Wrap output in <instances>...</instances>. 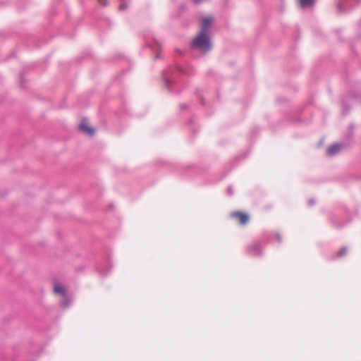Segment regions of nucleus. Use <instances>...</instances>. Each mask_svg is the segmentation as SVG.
I'll return each instance as SVG.
<instances>
[{
  "label": "nucleus",
  "instance_id": "1",
  "mask_svg": "<svg viewBox=\"0 0 361 361\" xmlns=\"http://www.w3.org/2000/svg\"><path fill=\"white\" fill-rule=\"evenodd\" d=\"M192 71L193 70L190 67L183 68L179 65H176L173 67H169L162 73V79L165 87L169 92L175 93L176 90L174 89V86L176 85L178 76L180 74L190 75Z\"/></svg>",
  "mask_w": 361,
  "mask_h": 361
},
{
  "label": "nucleus",
  "instance_id": "2",
  "mask_svg": "<svg viewBox=\"0 0 361 361\" xmlns=\"http://www.w3.org/2000/svg\"><path fill=\"white\" fill-rule=\"evenodd\" d=\"M271 237V233H266L262 239L247 246V253L252 257H261L262 255V250L269 242Z\"/></svg>",
  "mask_w": 361,
  "mask_h": 361
},
{
  "label": "nucleus",
  "instance_id": "3",
  "mask_svg": "<svg viewBox=\"0 0 361 361\" xmlns=\"http://www.w3.org/2000/svg\"><path fill=\"white\" fill-rule=\"evenodd\" d=\"M192 47L198 49L203 53L209 51L212 45L209 35L199 33V35L193 39Z\"/></svg>",
  "mask_w": 361,
  "mask_h": 361
},
{
  "label": "nucleus",
  "instance_id": "4",
  "mask_svg": "<svg viewBox=\"0 0 361 361\" xmlns=\"http://www.w3.org/2000/svg\"><path fill=\"white\" fill-rule=\"evenodd\" d=\"M54 291L55 293H58L62 297L59 301L60 307L62 309L68 308L71 304L72 298L66 294L65 288L59 284H55Z\"/></svg>",
  "mask_w": 361,
  "mask_h": 361
},
{
  "label": "nucleus",
  "instance_id": "5",
  "mask_svg": "<svg viewBox=\"0 0 361 361\" xmlns=\"http://www.w3.org/2000/svg\"><path fill=\"white\" fill-rule=\"evenodd\" d=\"M347 146L345 143H335L328 147L326 150V154L329 157L334 156L338 154L342 148Z\"/></svg>",
  "mask_w": 361,
  "mask_h": 361
},
{
  "label": "nucleus",
  "instance_id": "6",
  "mask_svg": "<svg viewBox=\"0 0 361 361\" xmlns=\"http://www.w3.org/2000/svg\"><path fill=\"white\" fill-rule=\"evenodd\" d=\"M212 23V18L211 17L204 18L202 21L201 31L200 33L209 35Z\"/></svg>",
  "mask_w": 361,
  "mask_h": 361
},
{
  "label": "nucleus",
  "instance_id": "7",
  "mask_svg": "<svg viewBox=\"0 0 361 361\" xmlns=\"http://www.w3.org/2000/svg\"><path fill=\"white\" fill-rule=\"evenodd\" d=\"M231 216L233 219H238L243 225L247 224L249 220V216L247 214L240 212H233L231 214Z\"/></svg>",
  "mask_w": 361,
  "mask_h": 361
},
{
  "label": "nucleus",
  "instance_id": "8",
  "mask_svg": "<svg viewBox=\"0 0 361 361\" xmlns=\"http://www.w3.org/2000/svg\"><path fill=\"white\" fill-rule=\"evenodd\" d=\"M85 121H82L80 124V129L88 134L90 136H92L94 134V129L92 127L87 126V124L85 122Z\"/></svg>",
  "mask_w": 361,
  "mask_h": 361
},
{
  "label": "nucleus",
  "instance_id": "9",
  "mask_svg": "<svg viewBox=\"0 0 361 361\" xmlns=\"http://www.w3.org/2000/svg\"><path fill=\"white\" fill-rule=\"evenodd\" d=\"M301 8H310L314 6V0H299Z\"/></svg>",
  "mask_w": 361,
  "mask_h": 361
},
{
  "label": "nucleus",
  "instance_id": "10",
  "mask_svg": "<svg viewBox=\"0 0 361 361\" xmlns=\"http://www.w3.org/2000/svg\"><path fill=\"white\" fill-rule=\"evenodd\" d=\"M347 253V247H343L340 251H338L334 258H340L343 257Z\"/></svg>",
  "mask_w": 361,
  "mask_h": 361
},
{
  "label": "nucleus",
  "instance_id": "11",
  "mask_svg": "<svg viewBox=\"0 0 361 361\" xmlns=\"http://www.w3.org/2000/svg\"><path fill=\"white\" fill-rule=\"evenodd\" d=\"M342 106H343V114L346 115L348 114V111H350V107L348 106V104L345 103V100L342 99Z\"/></svg>",
  "mask_w": 361,
  "mask_h": 361
},
{
  "label": "nucleus",
  "instance_id": "12",
  "mask_svg": "<svg viewBox=\"0 0 361 361\" xmlns=\"http://www.w3.org/2000/svg\"><path fill=\"white\" fill-rule=\"evenodd\" d=\"M353 126H349V131H348V133L346 135V139L349 142L351 141L352 139H353Z\"/></svg>",
  "mask_w": 361,
  "mask_h": 361
},
{
  "label": "nucleus",
  "instance_id": "13",
  "mask_svg": "<svg viewBox=\"0 0 361 361\" xmlns=\"http://www.w3.org/2000/svg\"><path fill=\"white\" fill-rule=\"evenodd\" d=\"M128 8L127 4L125 2V0H121V4L119 6L120 11H124Z\"/></svg>",
  "mask_w": 361,
  "mask_h": 361
},
{
  "label": "nucleus",
  "instance_id": "14",
  "mask_svg": "<svg viewBox=\"0 0 361 361\" xmlns=\"http://www.w3.org/2000/svg\"><path fill=\"white\" fill-rule=\"evenodd\" d=\"M336 216L333 215L331 216V221L332 222V224H334V226L336 228H341L343 226V225H340V224H337L336 222Z\"/></svg>",
  "mask_w": 361,
  "mask_h": 361
},
{
  "label": "nucleus",
  "instance_id": "15",
  "mask_svg": "<svg viewBox=\"0 0 361 361\" xmlns=\"http://www.w3.org/2000/svg\"><path fill=\"white\" fill-rule=\"evenodd\" d=\"M227 192L229 195H232L233 194V190L232 186H228L227 188Z\"/></svg>",
  "mask_w": 361,
  "mask_h": 361
},
{
  "label": "nucleus",
  "instance_id": "16",
  "mask_svg": "<svg viewBox=\"0 0 361 361\" xmlns=\"http://www.w3.org/2000/svg\"><path fill=\"white\" fill-rule=\"evenodd\" d=\"M275 238H276V240L278 241V243H281V237L279 233H275Z\"/></svg>",
  "mask_w": 361,
  "mask_h": 361
},
{
  "label": "nucleus",
  "instance_id": "17",
  "mask_svg": "<svg viewBox=\"0 0 361 361\" xmlns=\"http://www.w3.org/2000/svg\"><path fill=\"white\" fill-rule=\"evenodd\" d=\"M97 1L102 6H106L108 4V1L107 0H97Z\"/></svg>",
  "mask_w": 361,
  "mask_h": 361
},
{
  "label": "nucleus",
  "instance_id": "18",
  "mask_svg": "<svg viewBox=\"0 0 361 361\" xmlns=\"http://www.w3.org/2000/svg\"><path fill=\"white\" fill-rule=\"evenodd\" d=\"M98 270H99V271L100 272V274H101L102 276H105V275H106V274H108V272H109V271H104V270H102V268H99V267L98 268Z\"/></svg>",
  "mask_w": 361,
  "mask_h": 361
},
{
  "label": "nucleus",
  "instance_id": "19",
  "mask_svg": "<svg viewBox=\"0 0 361 361\" xmlns=\"http://www.w3.org/2000/svg\"><path fill=\"white\" fill-rule=\"evenodd\" d=\"M315 204V200L314 199H310L308 200L309 206H313Z\"/></svg>",
  "mask_w": 361,
  "mask_h": 361
},
{
  "label": "nucleus",
  "instance_id": "20",
  "mask_svg": "<svg viewBox=\"0 0 361 361\" xmlns=\"http://www.w3.org/2000/svg\"><path fill=\"white\" fill-rule=\"evenodd\" d=\"M180 107V109L182 111H183V110L188 109V106L186 104H182Z\"/></svg>",
  "mask_w": 361,
  "mask_h": 361
},
{
  "label": "nucleus",
  "instance_id": "21",
  "mask_svg": "<svg viewBox=\"0 0 361 361\" xmlns=\"http://www.w3.org/2000/svg\"><path fill=\"white\" fill-rule=\"evenodd\" d=\"M195 4H199L203 1V0H192Z\"/></svg>",
  "mask_w": 361,
  "mask_h": 361
},
{
  "label": "nucleus",
  "instance_id": "22",
  "mask_svg": "<svg viewBox=\"0 0 361 361\" xmlns=\"http://www.w3.org/2000/svg\"><path fill=\"white\" fill-rule=\"evenodd\" d=\"M154 42H155V45H156V47H157L158 49H160V44H159L157 41H155Z\"/></svg>",
  "mask_w": 361,
  "mask_h": 361
},
{
  "label": "nucleus",
  "instance_id": "23",
  "mask_svg": "<svg viewBox=\"0 0 361 361\" xmlns=\"http://www.w3.org/2000/svg\"><path fill=\"white\" fill-rule=\"evenodd\" d=\"M155 58L156 59H160L161 58V55L159 53H157L156 56H155Z\"/></svg>",
  "mask_w": 361,
  "mask_h": 361
},
{
  "label": "nucleus",
  "instance_id": "24",
  "mask_svg": "<svg viewBox=\"0 0 361 361\" xmlns=\"http://www.w3.org/2000/svg\"><path fill=\"white\" fill-rule=\"evenodd\" d=\"M201 103L202 105H204V104H205L203 98H201Z\"/></svg>",
  "mask_w": 361,
  "mask_h": 361
},
{
  "label": "nucleus",
  "instance_id": "25",
  "mask_svg": "<svg viewBox=\"0 0 361 361\" xmlns=\"http://www.w3.org/2000/svg\"><path fill=\"white\" fill-rule=\"evenodd\" d=\"M147 47L150 49H154V47L151 44H147Z\"/></svg>",
  "mask_w": 361,
  "mask_h": 361
}]
</instances>
